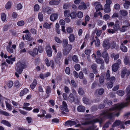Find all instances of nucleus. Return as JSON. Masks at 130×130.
Returning <instances> with one entry per match:
<instances>
[{
  "instance_id": "423d86ee",
  "label": "nucleus",
  "mask_w": 130,
  "mask_h": 130,
  "mask_svg": "<svg viewBox=\"0 0 130 130\" xmlns=\"http://www.w3.org/2000/svg\"><path fill=\"white\" fill-rule=\"evenodd\" d=\"M92 4L94 6H96L95 9L96 12H98V11L101 10H103V8H102V5L99 2H93L92 3Z\"/></svg>"
},
{
  "instance_id": "9b49d317",
  "label": "nucleus",
  "mask_w": 130,
  "mask_h": 130,
  "mask_svg": "<svg viewBox=\"0 0 130 130\" xmlns=\"http://www.w3.org/2000/svg\"><path fill=\"white\" fill-rule=\"evenodd\" d=\"M6 101H5L6 107L7 110L9 111L11 110L12 109L13 106H11L8 103L10 102V100L8 99H5Z\"/></svg>"
},
{
  "instance_id": "2eb2a0df",
  "label": "nucleus",
  "mask_w": 130,
  "mask_h": 130,
  "mask_svg": "<svg viewBox=\"0 0 130 130\" xmlns=\"http://www.w3.org/2000/svg\"><path fill=\"white\" fill-rule=\"evenodd\" d=\"M58 16V14L57 13H54L52 14L50 17V20L52 21H55L57 19Z\"/></svg>"
},
{
  "instance_id": "c85d7f7f",
  "label": "nucleus",
  "mask_w": 130,
  "mask_h": 130,
  "mask_svg": "<svg viewBox=\"0 0 130 130\" xmlns=\"http://www.w3.org/2000/svg\"><path fill=\"white\" fill-rule=\"evenodd\" d=\"M123 5L125 8L127 9L130 6V2L128 1H125Z\"/></svg>"
},
{
  "instance_id": "e2e57ef3",
  "label": "nucleus",
  "mask_w": 130,
  "mask_h": 130,
  "mask_svg": "<svg viewBox=\"0 0 130 130\" xmlns=\"http://www.w3.org/2000/svg\"><path fill=\"white\" fill-rule=\"evenodd\" d=\"M75 68L77 71H78L80 70V66L79 64H76L75 66Z\"/></svg>"
},
{
  "instance_id": "79ce46f5",
  "label": "nucleus",
  "mask_w": 130,
  "mask_h": 130,
  "mask_svg": "<svg viewBox=\"0 0 130 130\" xmlns=\"http://www.w3.org/2000/svg\"><path fill=\"white\" fill-rule=\"evenodd\" d=\"M46 92V94H48V95H47V97H49V94L51 92V88L49 86L47 87Z\"/></svg>"
},
{
  "instance_id": "aec40b11",
  "label": "nucleus",
  "mask_w": 130,
  "mask_h": 130,
  "mask_svg": "<svg viewBox=\"0 0 130 130\" xmlns=\"http://www.w3.org/2000/svg\"><path fill=\"white\" fill-rule=\"evenodd\" d=\"M121 50L122 51L124 52H125L127 51V48L126 46L123 45V43L121 42V45L120 46Z\"/></svg>"
},
{
  "instance_id": "052dcab7",
  "label": "nucleus",
  "mask_w": 130,
  "mask_h": 130,
  "mask_svg": "<svg viewBox=\"0 0 130 130\" xmlns=\"http://www.w3.org/2000/svg\"><path fill=\"white\" fill-rule=\"evenodd\" d=\"M113 86V84L111 82H109L107 84V86L108 88H111Z\"/></svg>"
},
{
  "instance_id": "5fc2aeb1",
  "label": "nucleus",
  "mask_w": 130,
  "mask_h": 130,
  "mask_svg": "<svg viewBox=\"0 0 130 130\" xmlns=\"http://www.w3.org/2000/svg\"><path fill=\"white\" fill-rule=\"evenodd\" d=\"M70 11L68 10H66L64 11V16L66 17H68L69 16Z\"/></svg>"
},
{
  "instance_id": "c9c22d12",
  "label": "nucleus",
  "mask_w": 130,
  "mask_h": 130,
  "mask_svg": "<svg viewBox=\"0 0 130 130\" xmlns=\"http://www.w3.org/2000/svg\"><path fill=\"white\" fill-rule=\"evenodd\" d=\"M1 123L7 126L10 127L11 126V125L9 122L6 120H3L1 122Z\"/></svg>"
},
{
  "instance_id": "4be33fe9",
  "label": "nucleus",
  "mask_w": 130,
  "mask_h": 130,
  "mask_svg": "<svg viewBox=\"0 0 130 130\" xmlns=\"http://www.w3.org/2000/svg\"><path fill=\"white\" fill-rule=\"evenodd\" d=\"M119 22L118 21H117L116 22L115 25H114L113 28L114 30H117L120 28Z\"/></svg>"
},
{
  "instance_id": "e433bc0d",
  "label": "nucleus",
  "mask_w": 130,
  "mask_h": 130,
  "mask_svg": "<svg viewBox=\"0 0 130 130\" xmlns=\"http://www.w3.org/2000/svg\"><path fill=\"white\" fill-rule=\"evenodd\" d=\"M1 19L3 21L5 22L6 21V17L5 13H1Z\"/></svg>"
},
{
  "instance_id": "13d9d810",
  "label": "nucleus",
  "mask_w": 130,
  "mask_h": 130,
  "mask_svg": "<svg viewBox=\"0 0 130 130\" xmlns=\"http://www.w3.org/2000/svg\"><path fill=\"white\" fill-rule=\"evenodd\" d=\"M96 92H98V94L99 95H101L104 92V90L103 89H100L97 90L96 91Z\"/></svg>"
},
{
  "instance_id": "72a5a7b5",
  "label": "nucleus",
  "mask_w": 130,
  "mask_h": 130,
  "mask_svg": "<svg viewBox=\"0 0 130 130\" xmlns=\"http://www.w3.org/2000/svg\"><path fill=\"white\" fill-rule=\"evenodd\" d=\"M43 14L41 12H40L38 14V18L40 21H42L43 20Z\"/></svg>"
},
{
  "instance_id": "6ab92c4d",
  "label": "nucleus",
  "mask_w": 130,
  "mask_h": 130,
  "mask_svg": "<svg viewBox=\"0 0 130 130\" xmlns=\"http://www.w3.org/2000/svg\"><path fill=\"white\" fill-rule=\"evenodd\" d=\"M62 54L61 52H58L57 54L56 57L55 59L56 61H57L60 60L61 59Z\"/></svg>"
},
{
  "instance_id": "f704fd0d",
  "label": "nucleus",
  "mask_w": 130,
  "mask_h": 130,
  "mask_svg": "<svg viewBox=\"0 0 130 130\" xmlns=\"http://www.w3.org/2000/svg\"><path fill=\"white\" fill-rule=\"evenodd\" d=\"M95 60L96 62L98 64H102L104 63L103 60L101 58H97Z\"/></svg>"
},
{
  "instance_id": "7ed1b4c3",
  "label": "nucleus",
  "mask_w": 130,
  "mask_h": 130,
  "mask_svg": "<svg viewBox=\"0 0 130 130\" xmlns=\"http://www.w3.org/2000/svg\"><path fill=\"white\" fill-rule=\"evenodd\" d=\"M26 68V66L23 62H18L16 65L15 69L17 72L19 74H21L23 69Z\"/></svg>"
},
{
  "instance_id": "8fccbe9b",
  "label": "nucleus",
  "mask_w": 130,
  "mask_h": 130,
  "mask_svg": "<svg viewBox=\"0 0 130 130\" xmlns=\"http://www.w3.org/2000/svg\"><path fill=\"white\" fill-rule=\"evenodd\" d=\"M76 16V13L75 12H73L71 13L70 14V16L71 18L72 19L75 18Z\"/></svg>"
},
{
  "instance_id": "603ef678",
  "label": "nucleus",
  "mask_w": 130,
  "mask_h": 130,
  "mask_svg": "<svg viewBox=\"0 0 130 130\" xmlns=\"http://www.w3.org/2000/svg\"><path fill=\"white\" fill-rule=\"evenodd\" d=\"M0 113L6 116H9L10 114L7 112L3 110L0 111Z\"/></svg>"
},
{
  "instance_id": "4c0bfd02",
  "label": "nucleus",
  "mask_w": 130,
  "mask_h": 130,
  "mask_svg": "<svg viewBox=\"0 0 130 130\" xmlns=\"http://www.w3.org/2000/svg\"><path fill=\"white\" fill-rule=\"evenodd\" d=\"M112 2L110 0H106V4L104 7H110V5L111 4Z\"/></svg>"
},
{
  "instance_id": "f03ea898",
  "label": "nucleus",
  "mask_w": 130,
  "mask_h": 130,
  "mask_svg": "<svg viewBox=\"0 0 130 130\" xmlns=\"http://www.w3.org/2000/svg\"><path fill=\"white\" fill-rule=\"evenodd\" d=\"M116 43H113L110 45L108 40H105L104 41L103 44V46L104 48V51H106L110 47L111 48H113L116 46Z\"/></svg>"
},
{
  "instance_id": "a19ab883",
  "label": "nucleus",
  "mask_w": 130,
  "mask_h": 130,
  "mask_svg": "<svg viewBox=\"0 0 130 130\" xmlns=\"http://www.w3.org/2000/svg\"><path fill=\"white\" fill-rule=\"evenodd\" d=\"M69 38V40L71 42H73L75 40L74 36V35L72 34H70Z\"/></svg>"
},
{
  "instance_id": "5701e85b",
  "label": "nucleus",
  "mask_w": 130,
  "mask_h": 130,
  "mask_svg": "<svg viewBox=\"0 0 130 130\" xmlns=\"http://www.w3.org/2000/svg\"><path fill=\"white\" fill-rule=\"evenodd\" d=\"M59 3V1L54 0H52L49 2V4L51 5H57Z\"/></svg>"
},
{
  "instance_id": "4468645a",
  "label": "nucleus",
  "mask_w": 130,
  "mask_h": 130,
  "mask_svg": "<svg viewBox=\"0 0 130 130\" xmlns=\"http://www.w3.org/2000/svg\"><path fill=\"white\" fill-rule=\"evenodd\" d=\"M72 45L70 44H68L67 45V47L66 51V50H64L63 51V53L64 54L66 55L69 53L70 51L72 49Z\"/></svg>"
},
{
  "instance_id": "f3484780",
  "label": "nucleus",
  "mask_w": 130,
  "mask_h": 130,
  "mask_svg": "<svg viewBox=\"0 0 130 130\" xmlns=\"http://www.w3.org/2000/svg\"><path fill=\"white\" fill-rule=\"evenodd\" d=\"M78 8L80 10L82 9L84 10L86 9L87 7L85 3L84 2H82L81 3V4L79 6Z\"/></svg>"
},
{
  "instance_id": "4d7b16f0",
  "label": "nucleus",
  "mask_w": 130,
  "mask_h": 130,
  "mask_svg": "<svg viewBox=\"0 0 130 130\" xmlns=\"http://www.w3.org/2000/svg\"><path fill=\"white\" fill-rule=\"evenodd\" d=\"M117 93L118 95L122 96L124 94V92L122 90H119L117 91Z\"/></svg>"
},
{
  "instance_id": "09e8293b",
  "label": "nucleus",
  "mask_w": 130,
  "mask_h": 130,
  "mask_svg": "<svg viewBox=\"0 0 130 130\" xmlns=\"http://www.w3.org/2000/svg\"><path fill=\"white\" fill-rule=\"evenodd\" d=\"M97 37H96L95 38L96 39L95 40V46H99L100 44V42L99 40L97 38Z\"/></svg>"
},
{
  "instance_id": "39448f33",
  "label": "nucleus",
  "mask_w": 130,
  "mask_h": 130,
  "mask_svg": "<svg viewBox=\"0 0 130 130\" xmlns=\"http://www.w3.org/2000/svg\"><path fill=\"white\" fill-rule=\"evenodd\" d=\"M45 50L47 56L50 57H51L52 54V51L49 44L46 45L45 47Z\"/></svg>"
},
{
  "instance_id": "473e14b6",
  "label": "nucleus",
  "mask_w": 130,
  "mask_h": 130,
  "mask_svg": "<svg viewBox=\"0 0 130 130\" xmlns=\"http://www.w3.org/2000/svg\"><path fill=\"white\" fill-rule=\"evenodd\" d=\"M124 62L125 64H128L130 66V59L128 57H125L124 60Z\"/></svg>"
},
{
  "instance_id": "338daca9",
  "label": "nucleus",
  "mask_w": 130,
  "mask_h": 130,
  "mask_svg": "<svg viewBox=\"0 0 130 130\" xmlns=\"http://www.w3.org/2000/svg\"><path fill=\"white\" fill-rule=\"evenodd\" d=\"M23 7V6L21 3H19L17 5V8L18 10H20Z\"/></svg>"
},
{
  "instance_id": "37998d69",
  "label": "nucleus",
  "mask_w": 130,
  "mask_h": 130,
  "mask_svg": "<svg viewBox=\"0 0 130 130\" xmlns=\"http://www.w3.org/2000/svg\"><path fill=\"white\" fill-rule=\"evenodd\" d=\"M72 59L73 61L75 62H77L78 61V57L76 55H73L72 57Z\"/></svg>"
},
{
  "instance_id": "f8f14e48",
  "label": "nucleus",
  "mask_w": 130,
  "mask_h": 130,
  "mask_svg": "<svg viewBox=\"0 0 130 130\" xmlns=\"http://www.w3.org/2000/svg\"><path fill=\"white\" fill-rule=\"evenodd\" d=\"M67 105L66 102L64 101H63L62 102V105L61 106L60 108L62 110L68 112L69 111V110L67 108Z\"/></svg>"
},
{
  "instance_id": "ddd939ff",
  "label": "nucleus",
  "mask_w": 130,
  "mask_h": 130,
  "mask_svg": "<svg viewBox=\"0 0 130 130\" xmlns=\"http://www.w3.org/2000/svg\"><path fill=\"white\" fill-rule=\"evenodd\" d=\"M126 91L127 92V94L126 100L127 102H130V87H128L126 89Z\"/></svg>"
},
{
  "instance_id": "f257e3e1",
  "label": "nucleus",
  "mask_w": 130,
  "mask_h": 130,
  "mask_svg": "<svg viewBox=\"0 0 130 130\" xmlns=\"http://www.w3.org/2000/svg\"><path fill=\"white\" fill-rule=\"evenodd\" d=\"M127 104H124L123 103L119 104H116L114 105L112 108H110L107 111L104 112L102 113L100 116L99 119H95L93 121H90L89 119H87L86 120L85 122L82 123L83 125H86L90 124H93V123L96 122H99L101 123L104 119L107 118H110L116 116L118 117L119 116L120 113L118 111L116 113H114L112 111L116 110H118L124 106H126Z\"/></svg>"
},
{
  "instance_id": "864d4df0",
  "label": "nucleus",
  "mask_w": 130,
  "mask_h": 130,
  "mask_svg": "<svg viewBox=\"0 0 130 130\" xmlns=\"http://www.w3.org/2000/svg\"><path fill=\"white\" fill-rule=\"evenodd\" d=\"M68 43L67 40L64 39L63 41V47H65L67 46Z\"/></svg>"
},
{
  "instance_id": "6e6d98bb",
  "label": "nucleus",
  "mask_w": 130,
  "mask_h": 130,
  "mask_svg": "<svg viewBox=\"0 0 130 130\" xmlns=\"http://www.w3.org/2000/svg\"><path fill=\"white\" fill-rule=\"evenodd\" d=\"M25 23V22L23 21H21L18 22L17 23V25L19 26H22Z\"/></svg>"
},
{
  "instance_id": "58836bf2",
  "label": "nucleus",
  "mask_w": 130,
  "mask_h": 130,
  "mask_svg": "<svg viewBox=\"0 0 130 130\" xmlns=\"http://www.w3.org/2000/svg\"><path fill=\"white\" fill-rule=\"evenodd\" d=\"M22 85L19 81L16 80L14 83V86L17 88H19Z\"/></svg>"
},
{
  "instance_id": "0e129e2a",
  "label": "nucleus",
  "mask_w": 130,
  "mask_h": 130,
  "mask_svg": "<svg viewBox=\"0 0 130 130\" xmlns=\"http://www.w3.org/2000/svg\"><path fill=\"white\" fill-rule=\"evenodd\" d=\"M40 9L39 6L38 4H36L35 5L34 7V9L35 11H38Z\"/></svg>"
},
{
  "instance_id": "20e7f679",
  "label": "nucleus",
  "mask_w": 130,
  "mask_h": 130,
  "mask_svg": "<svg viewBox=\"0 0 130 130\" xmlns=\"http://www.w3.org/2000/svg\"><path fill=\"white\" fill-rule=\"evenodd\" d=\"M121 63V61L120 59L117 60V63L113 64L112 66V69L113 71L116 72L120 68L119 65Z\"/></svg>"
},
{
  "instance_id": "b1692460",
  "label": "nucleus",
  "mask_w": 130,
  "mask_h": 130,
  "mask_svg": "<svg viewBox=\"0 0 130 130\" xmlns=\"http://www.w3.org/2000/svg\"><path fill=\"white\" fill-rule=\"evenodd\" d=\"M25 38L26 39L30 41L32 40H33L34 38L32 37H31L30 34L29 33H27L25 36Z\"/></svg>"
},
{
  "instance_id": "774afa93",
  "label": "nucleus",
  "mask_w": 130,
  "mask_h": 130,
  "mask_svg": "<svg viewBox=\"0 0 130 130\" xmlns=\"http://www.w3.org/2000/svg\"><path fill=\"white\" fill-rule=\"evenodd\" d=\"M60 24L62 26H63L65 24V21L63 19H60L59 22Z\"/></svg>"
},
{
  "instance_id": "6e6552de",
  "label": "nucleus",
  "mask_w": 130,
  "mask_h": 130,
  "mask_svg": "<svg viewBox=\"0 0 130 130\" xmlns=\"http://www.w3.org/2000/svg\"><path fill=\"white\" fill-rule=\"evenodd\" d=\"M12 56H8V58L6 60V61L8 64H12L13 62L15 61V58L13 57H12Z\"/></svg>"
},
{
  "instance_id": "a211bd4d",
  "label": "nucleus",
  "mask_w": 130,
  "mask_h": 130,
  "mask_svg": "<svg viewBox=\"0 0 130 130\" xmlns=\"http://www.w3.org/2000/svg\"><path fill=\"white\" fill-rule=\"evenodd\" d=\"M29 90L26 88H25L22 90L20 93V96H22L24 94L27 93L28 92Z\"/></svg>"
},
{
  "instance_id": "412c9836",
  "label": "nucleus",
  "mask_w": 130,
  "mask_h": 130,
  "mask_svg": "<svg viewBox=\"0 0 130 130\" xmlns=\"http://www.w3.org/2000/svg\"><path fill=\"white\" fill-rule=\"evenodd\" d=\"M52 24V23H50L48 24L47 22L43 24V27L46 29H50L51 28V26Z\"/></svg>"
},
{
  "instance_id": "a878e982",
  "label": "nucleus",
  "mask_w": 130,
  "mask_h": 130,
  "mask_svg": "<svg viewBox=\"0 0 130 130\" xmlns=\"http://www.w3.org/2000/svg\"><path fill=\"white\" fill-rule=\"evenodd\" d=\"M78 111L79 112H83L85 110V108L84 107L82 106H78L77 108Z\"/></svg>"
},
{
  "instance_id": "a18cd8bd",
  "label": "nucleus",
  "mask_w": 130,
  "mask_h": 130,
  "mask_svg": "<svg viewBox=\"0 0 130 130\" xmlns=\"http://www.w3.org/2000/svg\"><path fill=\"white\" fill-rule=\"evenodd\" d=\"M91 68L93 70V72L95 74L97 73V71L96 70V66L95 64H93L91 66Z\"/></svg>"
},
{
  "instance_id": "2f4dec72",
  "label": "nucleus",
  "mask_w": 130,
  "mask_h": 130,
  "mask_svg": "<svg viewBox=\"0 0 130 130\" xmlns=\"http://www.w3.org/2000/svg\"><path fill=\"white\" fill-rule=\"evenodd\" d=\"M130 26V25L129 23H128L127 25L126 26H123L120 29V30L122 32H124L126 30L128 26Z\"/></svg>"
},
{
  "instance_id": "ea45409f",
  "label": "nucleus",
  "mask_w": 130,
  "mask_h": 130,
  "mask_svg": "<svg viewBox=\"0 0 130 130\" xmlns=\"http://www.w3.org/2000/svg\"><path fill=\"white\" fill-rule=\"evenodd\" d=\"M6 49L8 52L11 53H13V50L11 46H7L6 47Z\"/></svg>"
},
{
  "instance_id": "69168bd1",
  "label": "nucleus",
  "mask_w": 130,
  "mask_h": 130,
  "mask_svg": "<svg viewBox=\"0 0 130 130\" xmlns=\"http://www.w3.org/2000/svg\"><path fill=\"white\" fill-rule=\"evenodd\" d=\"M114 8L117 10H119L120 8V6L119 4H116L114 6Z\"/></svg>"
},
{
  "instance_id": "393cba45",
  "label": "nucleus",
  "mask_w": 130,
  "mask_h": 130,
  "mask_svg": "<svg viewBox=\"0 0 130 130\" xmlns=\"http://www.w3.org/2000/svg\"><path fill=\"white\" fill-rule=\"evenodd\" d=\"M122 123V122L120 121L119 120H117L113 123L112 126L114 127L117 126Z\"/></svg>"
},
{
  "instance_id": "c03bdc74",
  "label": "nucleus",
  "mask_w": 130,
  "mask_h": 130,
  "mask_svg": "<svg viewBox=\"0 0 130 130\" xmlns=\"http://www.w3.org/2000/svg\"><path fill=\"white\" fill-rule=\"evenodd\" d=\"M54 40L56 42L58 43H60L62 42L61 40L58 37H54Z\"/></svg>"
},
{
  "instance_id": "3c124183",
  "label": "nucleus",
  "mask_w": 130,
  "mask_h": 130,
  "mask_svg": "<svg viewBox=\"0 0 130 130\" xmlns=\"http://www.w3.org/2000/svg\"><path fill=\"white\" fill-rule=\"evenodd\" d=\"M111 56L112 57L114 58V60H116L119 57V55L118 54H115L113 53L111 54Z\"/></svg>"
},
{
  "instance_id": "dca6fc26",
  "label": "nucleus",
  "mask_w": 130,
  "mask_h": 130,
  "mask_svg": "<svg viewBox=\"0 0 130 130\" xmlns=\"http://www.w3.org/2000/svg\"><path fill=\"white\" fill-rule=\"evenodd\" d=\"M38 50L36 48L34 49L33 51H28V53L32 56H34L35 55H37L38 54Z\"/></svg>"
},
{
  "instance_id": "1a4fd4ad",
  "label": "nucleus",
  "mask_w": 130,
  "mask_h": 130,
  "mask_svg": "<svg viewBox=\"0 0 130 130\" xmlns=\"http://www.w3.org/2000/svg\"><path fill=\"white\" fill-rule=\"evenodd\" d=\"M102 54V57L104 58V60L105 62L107 63H108L109 62V58L108 56V54L106 51H104Z\"/></svg>"
},
{
  "instance_id": "de8ad7c7",
  "label": "nucleus",
  "mask_w": 130,
  "mask_h": 130,
  "mask_svg": "<svg viewBox=\"0 0 130 130\" xmlns=\"http://www.w3.org/2000/svg\"><path fill=\"white\" fill-rule=\"evenodd\" d=\"M110 7H105V9H104V11L105 13L109 12L111 11V9L110 8Z\"/></svg>"
},
{
  "instance_id": "680f3d73",
  "label": "nucleus",
  "mask_w": 130,
  "mask_h": 130,
  "mask_svg": "<svg viewBox=\"0 0 130 130\" xmlns=\"http://www.w3.org/2000/svg\"><path fill=\"white\" fill-rule=\"evenodd\" d=\"M44 61L46 64L47 66L48 67L50 66V64L49 60L47 58H46Z\"/></svg>"
},
{
  "instance_id": "0eeeda50",
  "label": "nucleus",
  "mask_w": 130,
  "mask_h": 130,
  "mask_svg": "<svg viewBox=\"0 0 130 130\" xmlns=\"http://www.w3.org/2000/svg\"><path fill=\"white\" fill-rule=\"evenodd\" d=\"M129 74V72L127 71L126 69H125L122 70L121 73V76L122 78L127 77Z\"/></svg>"
},
{
  "instance_id": "bf43d9fd",
  "label": "nucleus",
  "mask_w": 130,
  "mask_h": 130,
  "mask_svg": "<svg viewBox=\"0 0 130 130\" xmlns=\"http://www.w3.org/2000/svg\"><path fill=\"white\" fill-rule=\"evenodd\" d=\"M95 12L94 14V16L95 17H97L98 16L99 14L100 16L101 17H102V14L100 12H99L98 13L97 12Z\"/></svg>"
},
{
  "instance_id": "cd10ccee",
  "label": "nucleus",
  "mask_w": 130,
  "mask_h": 130,
  "mask_svg": "<svg viewBox=\"0 0 130 130\" xmlns=\"http://www.w3.org/2000/svg\"><path fill=\"white\" fill-rule=\"evenodd\" d=\"M37 82L36 80L35 79L34 80L33 83L30 85V87L32 89H33L36 85Z\"/></svg>"
},
{
  "instance_id": "49530a36",
  "label": "nucleus",
  "mask_w": 130,
  "mask_h": 130,
  "mask_svg": "<svg viewBox=\"0 0 130 130\" xmlns=\"http://www.w3.org/2000/svg\"><path fill=\"white\" fill-rule=\"evenodd\" d=\"M11 3L10 2H8L6 4L5 6V8L7 9H9L11 8Z\"/></svg>"
},
{
  "instance_id": "7c9ffc66",
  "label": "nucleus",
  "mask_w": 130,
  "mask_h": 130,
  "mask_svg": "<svg viewBox=\"0 0 130 130\" xmlns=\"http://www.w3.org/2000/svg\"><path fill=\"white\" fill-rule=\"evenodd\" d=\"M74 100V98L73 94H70L68 98V100L69 101L71 102H73Z\"/></svg>"
},
{
  "instance_id": "9d476101",
  "label": "nucleus",
  "mask_w": 130,
  "mask_h": 130,
  "mask_svg": "<svg viewBox=\"0 0 130 130\" xmlns=\"http://www.w3.org/2000/svg\"><path fill=\"white\" fill-rule=\"evenodd\" d=\"M30 105V104L28 103H25L23 104L22 108L26 110L29 111L31 110L32 108L31 107H28Z\"/></svg>"
},
{
  "instance_id": "c756f323",
  "label": "nucleus",
  "mask_w": 130,
  "mask_h": 130,
  "mask_svg": "<svg viewBox=\"0 0 130 130\" xmlns=\"http://www.w3.org/2000/svg\"><path fill=\"white\" fill-rule=\"evenodd\" d=\"M76 16L79 18H81L83 16V13L80 11H78L76 13Z\"/></svg>"
},
{
  "instance_id": "bb28decb",
  "label": "nucleus",
  "mask_w": 130,
  "mask_h": 130,
  "mask_svg": "<svg viewBox=\"0 0 130 130\" xmlns=\"http://www.w3.org/2000/svg\"><path fill=\"white\" fill-rule=\"evenodd\" d=\"M120 14L123 16H125L127 15L128 13L127 11L125 10H121L119 11Z\"/></svg>"
}]
</instances>
